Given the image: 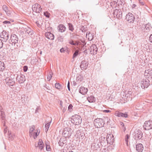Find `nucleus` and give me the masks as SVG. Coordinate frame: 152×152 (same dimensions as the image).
I'll list each match as a JSON object with an SVG mask.
<instances>
[{"label":"nucleus","mask_w":152,"mask_h":152,"mask_svg":"<svg viewBox=\"0 0 152 152\" xmlns=\"http://www.w3.org/2000/svg\"><path fill=\"white\" fill-rule=\"evenodd\" d=\"M80 29L81 31L83 32H85L87 29V28L86 26H83L81 25Z\"/></svg>","instance_id":"obj_37"},{"label":"nucleus","mask_w":152,"mask_h":152,"mask_svg":"<svg viewBox=\"0 0 152 152\" xmlns=\"http://www.w3.org/2000/svg\"><path fill=\"white\" fill-rule=\"evenodd\" d=\"M5 120H3V121H2V123H3V126H6V123Z\"/></svg>","instance_id":"obj_63"},{"label":"nucleus","mask_w":152,"mask_h":152,"mask_svg":"<svg viewBox=\"0 0 152 152\" xmlns=\"http://www.w3.org/2000/svg\"><path fill=\"white\" fill-rule=\"evenodd\" d=\"M103 112L105 113H109L111 112V111L109 110H103Z\"/></svg>","instance_id":"obj_61"},{"label":"nucleus","mask_w":152,"mask_h":152,"mask_svg":"<svg viewBox=\"0 0 152 152\" xmlns=\"http://www.w3.org/2000/svg\"><path fill=\"white\" fill-rule=\"evenodd\" d=\"M139 3L142 6H146L147 8H148V6L147 5L145 4V2L144 1H139Z\"/></svg>","instance_id":"obj_45"},{"label":"nucleus","mask_w":152,"mask_h":152,"mask_svg":"<svg viewBox=\"0 0 152 152\" xmlns=\"http://www.w3.org/2000/svg\"><path fill=\"white\" fill-rule=\"evenodd\" d=\"M53 75V73L51 71L49 72V73L47 75V79L48 81H50L52 77V75Z\"/></svg>","instance_id":"obj_38"},{"label":"nucleus","mask_w":152,"mask_h":152,"mask_svg":"<svg viewBox=\"0 0 152 152\" xmlns=\"http://www.w3.org/2000/svg\"><path fill=\"white\" fill-rule=\"evenodd\" d=\"M16 77V81L19 82L20 84H21L24 83L26 80L25 76L23 75H17Z\"/></svg>","instance_id":"obj_12"},{"label":"nucleus","mask_w":152,"mask_h":152,"mask_svg":"<svg viewBox=\"0 0 152 152\" xmlns=\"http://www.w3.org/2000/svg\"><path fill=\"white\" fill-rule=\"evenodd\" d=\"M136 150L138 152H142L144 148L143 145L141 143H138L136 145Z\"/></svg>","instance_id":"obj_21"},{"label":"nucleus","mask_w":152,"mask_h":152,"mask_svg":"<svg viewBox=\"0 0 152 152\" xmlns=\"http://www.w3.org/2000/svg\"><path fill=\"white\" fill-rule=\"evenodd\" d=\"M145 28H146V30H150L151 28V24L148 23L145 24Z\"/></svg>","instance_id":"obj_36"},{"label":"nucleus","mask_w":152,"mask_h":152,"mask_svg":"<svg viewBox=\"0 0 152 152\" xmlns=\"http://www.w3.org/2000/svg\"><path fill=\"white\" fill-rule=\"evenodd\" d=\"M45 36L48 39L53 40L54 38V35L50 32H47L45 33Z\"/></svg>","instance_id":"obj_25"},{"label":"nucleus","mask_w":152,"mask_h":152,"mask_svg":"<svg viewBox=\"0 0 152 152\" xmlns=\"http://www.w3.org/2000/svg\"><path fill=\"white\" fill-rule=\"evenodd\" d=\"M10 40L12 44H14V45H15L16 43L18 42V38L16 35L13 34L11 35Z\"/></svg>","instance_id":"obj_17"},{"label":"nucleus","mask_w":152,"mask_h":152,"mask_svg":"<svg viewBox=\"0 0 152 152\" xmlns=\"http://www.w3.org/2000/svg\"><path fill=\"white\" fill-rule=\"evenodd\" d=\"M89 33H88V32L86 34V36H88L89 37H88V39L90 40H92L93 38L94 37V34L93 35L90 32H88Z\"/></svg>","instance_id":"obj_31"},{"label":"nucleus","mask_w":152,"mask_h":152,"mask_svg":"<svg viewBox=\"0 0 152 152\" xmlns=\"http://www.w3.org/2000/svg\"><path fill=\"white\" fill-rule=\"evenodd\" d=\"M71 122L75 125H79L82 122V118L80 116L77 115H75L72 116Z\"/></svg>","instance_id":"obj_2"},{"label":"nucleus","mask_w":152,"mask_h":152,"mask_svg":"<svg viewBox=\"0 0 152 152\" xmlns=\"http://www.w3.org/2000/svg\"><path fill=\"white\" fill-rule=\"evenodd\" d=\"M2 41H3L2 40H1L0 39V49L2 47L3 45V43L2 42Z\"/></svg>","instance_id":"obj_54"},{"label":"nucleus","mask_w":152,"mask_h":152,"mask_svg":"<svg viewBox=\"0 0 152 152\" xmlns=\"http://www.w3.org/2000/svg\"><path fill=\"white\" fill-rule=\"evenodd\" d=\"M5 68L4 62L0 61V71H2L4 70Z\"/></svg>","instance_id":"obj_34"},{"label":"nucleus","mask_w":152,"mask_h":152,"mask_svg":"<svg viewBox=\"0 0 152 152\" xmlns=\"http://www.w3.org/2000/svg\"><path fill=\"white\" fill-rule=\"evenodd\" d=\"M78 54L79 50H76L73 54L72 56L73 59H74L75 58H76L78 56Z\"/></svg>","instance_id":"obj_40"},{"label":"nucleus","mask_w":152,"mask_h":152,"mask_svg":"<svg viewBox=\"0 0 152 152\" xmlns=\"http://www.w3.org/2000/svg\"><path fill=\"white\" fill-rule=\"evenodd\" d=\"M129 137L130 136L128 134H127L126 135L125 137V140L127 146H128V140L129 138Z\"/></svg>","instance_id":"obj_43"},{"label":"nucleus","mask_w":152,"mask_h":152,"mask_svg":"<svg viewBox=\"0 0 152 152\" xmlns=\"http://www.w3.org/2000/svg\"><path fill=\"white\" fill-rule=\"evenodd\" d=\"M82 77L80 75H79L76 78V80L77 81L80 80L81 81L82 80Z\"/></svg>","instance_id":"obj_50"},{"label":"nucleus","mask_w":152,"mask_h":152,"mask_svg":"<svg viewBox=\"0 0 152 152\" xmlns=\"http://www.w3.org/2000/svg\"><path fill=\"white\" fill-rule=\"evenodd\" d=\"M113 137V135H112L111 136L109 135L108 137H106L107 142V144L109 143L110 145L113 144L114 142Z\"/></svg>","instance_id":"obj_20"},{"label":"nucleus","mask_w":152,"mask_h":152,"mask_svg":"<svg viewBox=\"0 0 152 152\" xmlns=\"http://www.w3.org/2000/svg\"><path fill=\"white\" fill-rule=\"evenodd\" d=\"M88 62L86 60H84L82 61L80 65V67L81 69L82 70L86 69L88 67Z\"/></svg>","instance_id":"obj_15"},{"label":"nucleus","mask_w":152,"mask_h":152,"mask_svg":"<svg viewBox=\"0 0 152 152\" xmlns=\"http://www.w3.org/2000/svg\"><path fill=\"white\" fill-rule=\"evenodd\" d=\"M115 115L116 116L119 117H121L122 118H127L128 116L127 113L125 112L124 113H123L118 111H116L115 113Z\"/></svg>","instance_id":"obj_14"},{"label":"nucleus","mask_w":152,"mask_h":152,"mask_svg":"<svg viewBox=\"0 0 152 152\" xmlns=\"http://www.w3.org/2000/svg\"><path fill=\"white\" fill-rule=\"evenodd\" d=\"M38 145L37 147L39 146V149L42 150L44 147V145L42 140L39 139V140Z\"/></svg>","instance_id":"obj_28"},{"label":"nucleus","mask_w":152,"mask_h":152,"mask_svg":"<svg viewBox=\"0 0 152 152\" xmlns=\"http://www.w3.org/2000/svg\"><path fill=\"white\" fill-rule=\"evenodd\" d=\"M67 87L68 90L69 91H70V83L69 81H68V83L67 84Z\"/></svg>","instance_id":"obj_56"},{"label":"nucleus","mask_w":152,"mask_h":152,"mask_svg":"<svg viewBox=\"0 0 152 152\" xmlns=\"http://www.w3.org/2000/svg\"><path fill=\"white\" fill-rule=\"evenodd\" d=\"M67 142V140L66 138L61 137L59 140L58 144L59 146L62 147L65 144L66 145Z\"/></svg>","instance_id":"obj_19"},{"label":"nucleus","mask_w":152,"mask_h":152,"mask_svg":"<svg viewBox=\"0 0 152 152\" xmlns=\"http://www.w3.org/2000/svg\"><path fill=\"white\" fill-rule=\"evenodd\" d=\"M85 135V134L82 131H81L80 130H78L77 131L75 136L78 139H82L84 138Z\"/></svg>","instance_id":"obj_13"},{"label":"nucleus","mask_w":152,"mask_h":152,"mask_svg":"<svg viewBox=\"0 0 152 152\" xmlns=\"http://www.w3.org/2000/svg\"><path fill=\"white\" fill-rule=\"evenodd\" d=\"M88 91L87 88H86L83 86H81L79 89V92L83 95L86 94Z\"/></svg>","instance_id":"obj_24"},{"label":"nucleus","mask_w":152,"mask_h":152,"mask_svg":"<svg viewBox=\"0 0 152 152\" xmlns=\"http://www.w3.org/2000/svg\"><path fill=\"white\" fill-rule=\"evenodd\" d=\"M40 108L39 107H37L36 109L35 113H37L38 112V110H40Z\"/></svg>","instance_id":"obj_58"},{"label":"nucleus","mask_w":152,"mask_h":152,"mask_svg":"<svg viewBox=\"0 0 152 152\" xmlns=\"http://www.w3.org/2000/svg\"><path fill=\"white\" fill-rule=\"evenodd\" d=\"M150 81L148 79H143L141 81V87L143 89L147 88L150 85Z\"/></svg>","instance_id":"obj_8"},{"label":"nucleus","mask_w":152,"mask_h":152,"mask_svg":"<svg viewBox=\"0 0 152 152\" xmlns=\"http://www.w3.org/2000/svg\"><path fill=\"white\" fill-rule=\"evenodd\" d=\"M58 29L59 32H63L66 30V28L64 25L60 24L58 26Z\"/></svg>","instance_id":"obj_26"},{"label":"nucleus","mask_w":152,"mask_h":152,"mask_svg":"<svg viewBox=\"0 0 152 152\" xmlns=\"http://www.w3.org/2000/svg\"><path fill=\"white\" fill-rule=\"evenodd\" d=\"M44 15L47 18H49L50 14L48 12H45L43 13Z\"/></svg>","instance_id":"obj_46"},{"label":"nucleus","mask_w":152,"mask_h":152,"mask_svg":"<svg viewBox=\"0 0 152 152\" xmlns=\"http://www.w3.org/2000/svg\"><path fill=\"white\" fill-rule=\"evenodd\" d=\"M6 84L9 86H13L15 82L12 78L7 77L5 79Z\"/></svg>","instance_id":"obj_10"},{"label":"nucleus","mask_w":152,"mask_h":152,"mask_svg":"<svg viewBox=\"0 0 152 152\" xmlns=\"http://www.w3.org/2000/svg\"><path fill=\"white\" fill-rule=\"evenodd\" d=\"M122 12L120 9H115L113 13L115 17H116L118 19H120L122 18Z\"/></svg>","instance_id":"obj_6"},{"label":"nucleus","mask_w":152,"mask_h":152,"mask_svg":"<svg viewBox=\"0 0 152 152\" xmlns=\"http://www.w3.org/2000/svg\"><path fill=\"white\" fill-rule=\"evenodd\" d=\"M2 9L5 12H7L8 10L7 6L5 5H4L2 6Z\"/></svg>","instance_id":"obj_47"},{"label":"nucleus","mask_w":152,"mask_h":152,"mask_svg":"<svg viewBox=\"0 0 152 152\" xmlns=\"http://www.w3.org/2000/svg\"><path fill=\"white\" fill-rule=\"evenodd\" d=\"M58 41L62 42L63 41V38L61 36H60L58 37Z\"/></svg>","instance_id":"obj_52"},{"label":"nucleus","mask_w":152,"mask_h":152,"mask_svg":"<svg viewBox=\"0 0 152 152\" xmlns=\"http://www.w3.org/2000/svg\"><path fill=\"white\" fill-rule=\"evenodd\" d=\"M24 30L25 32V34L29 35H32L34 33L33 31L28 27L25 28Z\"/></svg>","instance_id":"obj_22"},{"label":"nucleus","mask_w":152,"mask_h":152,"mask_svg":"<svg viewBox=\"0 0 152 152\" xmlns=\"http://www.w3.org/2000/svg\"><path fill=\"white\" fill-rule=\"evenodd\" d=\"M0 37L2 39V40L4 42H6L9 38L8 32L5 30H3L1 33Z\"/></svg>","instance_id":"obj_7"},{"label":"nucleus","mask_w":152,"mask_h":152,"mask_svg":"<svg viewBox=\"0 0 152 152\" xmlns=\"http://www.w3.org/2000/svg\"><path fill=\"white\" fill-rule=\"evenodd\" d=\"M68 26L69 29L72 32H73L74 30V26L70 23H68Z\"/></svg>","instance_id":"obj_33"},{"label":"nucleus","mask_w":152,"mask_h":152,"mask_svg":"<svg viewBox=\"0 0 152 152\" xmlns=\"http://www.w3.org/2000/svg\"><path fill=\"white\" fill-rule=\"evenodd\" d=\"M149 40L150 42L152 43V34H151L149 37Z\"/></svg>","instance_id":"obj_59"},{"label":"nucleus","mask_w":152,"mask_h":152,"mask_svg":"<svg viewBox=\"0 0 152 152\" xmlns=\"http://www.w3.org/2000/svg\"><path fill=\"white\" fill-rule=\"evenodd\" d=\"M133 135L134 139L135 140H142L143 137V133L142 132L139 130L135 131Z\"/></svg>","instance_id":"obj_3"},{"label":"nucleus","mask_w":152,"mask_h":152,"mask_svg":"<svg viewBox=\"0 0 152 152\" xmlns=\"http://www.w3.org/2000/svg\"><path fill=\"white\" fill-rule=\"evenodd\" d=\"M91 148L94 150H98L100 149V144L99 143L96 144V143H93L92 144Z\"/></svg>","instance_id":"obj_27"},{"label":"nucleus","mask_w":152,"mask_h":152,"mask_svg":"<svg viewBox=\"0 0 152 152\" xmlns=\"http://www.w3.org/2000/svg\"><path fill=\"white\" fill-rule=\"evenodd\" d=\"M28 67L27 66H25L23 67V70L24 72H26L27 71Z\"/></svg>","instance_id":"obj_51"},{"label":"nucleus","mask_w":152,"mask_h":152,"mask_svg":"<svg viewBox=\"0 0 152 152\" xmlns=\"http://www.w3.org/2000/svg\"><path fill=\"white\" fill-rule=\"evenodd\" d=\"M51 122H49L46 124L45 125V131L47 132L50 127Z\"/></svg>","instance_id":"obj_41"},{"label":"nucleus","mask_w":152,"mask_h":152,"mask_svg":"<svg viewBox=\"0 0 152 152\" xmlns=\"http://www.w3.org/2000/svg\"><path fill=\"white\" fill-rule=\"evenodd\" d=\"M8 139L10 141H12L13 140L14 138L13 136L11 134V133H10L9 131L8 132Z\"/></svg>","instance_id":"obj_42"},{"label":"nucleus","mask_w":152,"mask_h":152,"mask_svg":"<svg viewBox=\"0 0 152 152\" xmlns=\"http://www.w3.org/2000/svg\"><path fill=\"white\" fill-rule=\"evenodd\" d=\"M32 9L33 12L40 13L42 10V8H41L40 5L37 3H36L32 5Z\"/></svg>","instance_id":"obj_4"},{"label":"nucleus","mask_w":152,"mask_h":152,"mask_svg":"<svg viewBox=\"0 0 152 152\" xmlns=\"http://www.w3.org/2000/svg\"><path fill=\"white\" fill-rule=\"evenodd\" d=\"M100 142V145L102 146H106V144L107 143L106 137L104 136H101L99 139Z\"/></svg>","instance_id":"obj_18"},{"label":"nucleus","mask_w":152,"mask_h":152,"mask_svg":"<svg viewBox=\"0 0 152 152\" xmlns=\"http://www.w3.org/2000/svg\"><path fill=\"white\" fill-rule=\"evenodd\" d=\"M148 65L149 66V67L150 68L152 69V64H149Z\"/></svg>","instance_id":"obj_64"},{"label":"nucleus","mask_w":152,"mask_h":152,"mask_svg":"<svg viewBox=\"0 0 152 152\" xmlns=\"http://www.w3.org/2000/svg\"><path fill=\"white\" fill-rule=\"evenodd\" d=\"M3 23L4 24H10L11 23L10 22V21H4L3 22Z\"/></svg>","instance_id":"obj_57"},{"label":"nucleus","mask_w":152,"mask_h":152,"mask_svg":"<svg viewBox=\"0 0 152 152\" xmlns=\"http://www.w3.org/2000/svg\"><path fill=\"white\" fill-rule=\"evenodd\" d=\"M41 22L40 20H37L35 22V23L37 26L39 27H41V25L40 24Z\"/></svg>","instance_id":"obj_49"},{"label":"nucleus","mask_w":152,"mask_h":152,"mask_svg":"<svg viewBox=\"0 0 152 152\" xmlns=\"http://www.w3.org/2000/svg\"><path fill=\"white\" fill-rule=\"evenodd\" d=\"M0 115L1 117V119L2 120H5V115L4 112L3 111H0Z\"/></svg>","instance_id":"obj_32"},{"label":"nucleus","mask_w":152,"mask_h":152,"mask_svg":"<svg viewBox=\"0 0 152 152\" xmlns=\"http://www.w3.org/2000/svg\"><path fill=\"white\" fill-rule=\"evenodd\" d=\"M120 125H121V126H122V127L125 126L123 122H120Z\"/></svg>","instance_id":"obj_62"},{"label":"nucleus","mask_w":152,"mask_h":152,"mask_svg":"<svg viewBox=\"0 0 152 152\" xmlns=\"http://www.w3.org/2000/svg\"><path fill=\"white\" fill-rule=\"evenodd\" d=\"M72 134V132H68L66 131V130H64L63 131L62 134L64 137H63L66 138V139L67 138H69L71 136Z\"/></svg>","instance_id":"obj_23"},{"label":"nucleus","mask_w":152,"mask_h":152,"mask_svg":"<svg viewBox=\"0 0 152 152\" xmlns=\"http://www.w3.org/2000/svg\"><path fill=\"white\" fill-rule=\"evenodd\" d=\"M55 87L58 90H61L62 89V86L61 84L58 83H56L55 84Z\"/></svg>","instance_id":"obj_35"},{"label":"nucleus","mask_w":152,"mask_h":152,"mask_svg":"<svg viewBox=\"0 0 152 152\" xmlns=\"http://www.w3.org/2000/svg\"><path fill=\"white\" fill-rule=\"evenodd\" d=\"M38 135V134H37V132H34V138L35 139L37 138V136Z\"/></svg>","instance_id":"obj_53"},{"label":"nucleus","mask_w":152,"mask_h":152,"mask_svg":"<svg viewBox=\"0 0 152 152\" xmlns=\"http://www.w3.org/2000/svg\"><path fill=\"white\" fill-rule=\"evenodd\" d=\"M67 108V107L66 106H65V107H64L63 110H62V111L63 113H64L66 111V110Z\"/></svg>","instance_id":"obj_60"},{"label":"nucleus","mask_w":152,"mask_h":152,"mask_svg":"<svg viewBox=\"0 0 152 152\" xmlns=\"http://www.w3.org/2000/svg\"><path fill=\"white\" fill-rule=\"evenodd\" d=\"M104 119L103 118H97L95 119L94 121V125L96 127L99 128L104 126V122L105 121H108L107 117H104Z\"/></svg>","instance_id":"obj_1"},{"label":"nucleus","mask_w":152,"mask_h":152,"mask_svg":"<svg viewBox=\"0 0 152 152\" xmlns=\"http://www.w3.org/2000/svg\"><path fill=\"white\" fill-rule=\"evenodd\" d=\"M143 127L145 130H149L152 129V121L148 120L145 121L144 123Z\"/></svg>","instance_id":"obj_5"},{"label":"nucleus","mask_w":152,"mask_h":152,"mask_svg":"<svg viewBox=\"0 0 152 152\" xmlns=\"http://www.w3.org/2000/svg\"><path fill=\"white\" fill-rule=\"evenodd\" d=\"M98 51V48L95 44L92 45L90 48V52L91 54L93 55L96 54Z\"/></svg>","instance_id":"obj_11"},{"label":"nucleus","mask_w":152,"mask_h":152,"mask_svg":"<svg viewBox=\"0 0 152 152\" xmlns=\"http://www.w3.org/2000/svg\"><path fill=\"white\" fill-rule=\"evenodd\" d=\"M144 75L146 78L152 79V69H149L146 70L145 71Z\"/></svg>","instance_id":"obj_16"},{"label":"nucleus","mask_w":152,"mask_h":152,"mask_svg":"<svg viewBox=\"0 0 152 152\" xmlns=\"http://www.w3.org/2000/svg\"><path fill=\"white\" fill-rule=\"evenodd\" d=\"M69 42L71 45L75 46H77L78 45H80L81 44L80 42L77 41H76L74 43V41L72 40H69Z\"/></svg>","instance_id":"obj_30"},{"label":"nucleus","mask_w":152,"mask_h":152,"mask_svg":"<svg viewBox=\"0 0 152 152\" xmlns=\"http://www.w3.org/2000/svg\"><path fill=\"white\" fill-rule=\"evenodd\" d=\"M87 99L88 102L90 103L94 102L95 101V97L93 96H91L87 97Z\"/></svg>","instance_id":"obj_29"},{"label":"nucleus","mask_w":152,"mask_h":152,"mask_svg":"<svg viewBox=\"0 0 152 152\" xmlns=\"http://www.w3.org/2000/svg\"><path fill=\"white\" fill-rule=\"evenodd\" d=\"M73 106L71 104H70L68 107V110L70 112H71L72 111L73 109H72Z\"/></svg>","instance_id":"obj_48"},{"label":"nucleus","mask_w":152,"mask_h":152,"mask_svg":"<svg viewBox=\"0 0 152 152\" xmlns=\"http://www.w3.org/2000/svg\"><path fill=\"white\" fill-rule=\"evenodd\" d=\"M35 128L34 126H32V127L30 128L29 130V135L30 136L32 135V132Z\"/></svg>","instance_id":"obj_39"},{"label":"nucleus","mask_w":152,"mask_h":152,"mask_svg":"<svg viewBox=\"0 0 152 152\" xmlns=\"http://www.w3.org/2000/svg\"><path fill=\"white\" fill-rule=\"evenodd\" d=\"M65 51V50L63 48H61L60 50V51L61 53H64Z\"/></svg>","instance_id":"obj_55"},{"label":"nucleus","mask_w":152,"mask_h":152,"mask_svg":"<svg viewBox=\"0 0 152 152\" xmlns=\"http://www.w3.org/2000/svg\"><path fill=\"white\" fill-rule=\"evenodd\" d=\"M46 145V150L47 151H50L51 150V148L50 145L46 142L45 143Z\"/></svg>","instance_id":"obj_44"},{"label":"nucleus","mask_w":152,"mask_h":152,"mask_svg":"<svg viewBox=\"0 0 152 152\" xmlns=\"http://www.w3.org/2000/svg\"><path fill=\"white\" fill-rule=\"evenodd\" d=\"M126 19L129 23H133L134 21L135 17L133 14L129 12L126 15Z\"/></svg>","instance_id":"obj_9"}]
</instances>
